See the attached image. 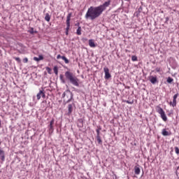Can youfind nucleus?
Segmentation results:
<instances>
[{"mask_svg":"<svg viewBox=\"0 0 179 179\" xmlns=\"http://www.w3.org/2000/svg\"><path fill=\"white\" fill-rule=\"evenodd\" d=\"M46 71L48 72V73H49L50 75H51V68L50 67H46Z\"/></svg>","mask_w":179,"mask_h":179,"instance_id":"nucleus-26","label":"nucleus"},{"mask_svg":"<svg viewBox=\"0 0 179 179\" xmlns=\"http://www.w3.org/2000/svg\"><path fill=\"white\" fill-rule=\"evenodd\" d=\"M96 134H97L96 136H100V129H96Z\"/></svg>","mask_w":179,"mask_h":179,"instance_id":"nucleus-32","label":"nucleus"},{"mask_svg":"<svg viewBox=\"0 0 179 179\" xmlns=\"http://www.w3.org/2000/svg\"><path fill=\"white\" fill-rule=\"evenodd\" d=\"M162 134L164 136H169V135H170V134H169V131H167L166 130V129H162Z\"/></svg>","mask_w":179,"mask_h":179,"instance_id":"nucleus-17","label":"nucleus"},{"mask_svg":"<svg viewBox=\"0 0 179 179\" xmlns=\"http://www.w3.org/2000/svg\"><path fill=\"white\" fill-rule=\"evenodd\" d=\"M103 72L105 73V79H110V78H111V74H110V69H108V67H104Z\"/></svg>","mask_w":179,"mask_h":179,"instance_id":"nucleus-7","label":"nucleus"},{"mask_svg":"<svg viewBox=\"0 0 179 179\" xmlns=\"http://www.w3.org/2000/svg\"><path fill=\"white\" fill-rule=\"evenodd\" d=\"M30 34H36L37 31H34V28H31V30L29 31Z\"/></svg>","mask_w":179,"mask_h":179,"instance_id":"nucleus-22","label":"nucleus"},{"mask_svg":"<svg viewBox=\"0 0 179 179\" xmlns=\"http://www.w3.org/2000/svg\"><path fill=\"white\" fill-rule=\"evenodd\" d=\"M23 62H24V64H27L29 62V59H27V57L24 58Z\"/></svg>","mask_w":179,"mask_h":179,"instance_id":"nucleus-27","label":"nucleus"},{"mask_svg":"<svg viewBox=\"0 0 179 179\" xmlns=\"http://www.w3.org/2000/svg\"><path fill=\"white\" fill-rule=\"evenodd\" d=\"M174 79H173L171 77H168L166 82L167 83H171L172 82H173Z\"/></svg>","mask_w":179,"mask_h":179,"instance_id":"nucleus-20","label":"nucleus"},{"mask_svg":"<svg viewBox=\"0 0 179 179\" xmlns=\"http://www.w3.org/2000/svg\"><path fill=\"white\" fill-rule=\"evenodd\" d=\"M156 110L157 113H158V114L161 115V118L163 120V121H164V122H167V116L166 115V113L164 112L163 108L158 106L156 108Z\"/></svg>","mask_w":179,"mask_h":179,"instance_id":"nucleus-3","label":"nucleus"},{"mask_svg":"<svg viewBox=\"0 0 179 179\" xmlns=\"http://www.w3.org/2000/svg\"><path fill=\"white\" fill-rule=\"evenodd\" d=\"M59 78H60V80H61L62 83H65V79H64V76L60 75Z\"/></svg>","mask_w":179,"mask_h":179,"instance_id":"nucleus-23","label":"nucleus"},{"mask_svg":"<svg viewBox=\"0 0 179 179\" xmlns=\"http://www.w3.org/2000/svg\"><path fill=\"white\" fill-rule=\"evenodd\" d=\"M96 141L99 145H103V141H101V137H100V136H96Z\"/></svg>","mask_w":179,"mask_h":179,"instance_id":"nucleus-18","label":"nucleus"},{"mask_svg":"<svg viewBox=\"0 0 179 179\" xmlns=\"http://www.w3.org/2000/svg\"><path fill=\"white\" fill-rule=\"evenodd\" d=\"M71 17H72V13H69L66 17V36H68L69 33V29L71 27Z\"/></svg>","mask_w":179,"mask_h":179,"instance_id":"nucleus-5","label":"nucleus"},{"mask_svg":"<svg viewBox=\"0 0 179 179\" xmlns=\"http://www.w3.org/2000/svg\"><path fill=\"white\" fill-rule=\"evenodd\" d=\"M76 34L80 36L82 34V27H78L76 31Z\"/></svg>","mask_w":179,"mask_h":179,"instance_id":"nucleus-19","label":"nucleus"},{"mask_svg":"<svg viewBox=\"0 0 179 179\" xmlns=\"http://www.w3.org/2000/svg\"><path fill=\"white\" fill-rule=\"evenodd\" d=\"M38 58L39 61H43V59H44V57H43V55H39Z\"/></svg>","mask_w":179,"mask_h":179,"instance_id":"nucleus-30","label":"nucleus"},{"mask_svg":"<svg viewBox=\"0 0 179 179\" xmlns=\"http://www.w3.org/2000/svg\"><path fill=\"white\" fill-rule=\"evenodd\" d=\"M178 97V94H176L174 96H173V100H177V98Z\"/></svg>","mask_w":179,"mask_h":179,"instance_id":"nucleus-31","label":"nucleus"},{"mask_svg":"<svg viewBox=\"0 0 179 179\" xmlns=\"http://www.w3.org/2000/svg\"><path fill=\"white\" fill-rule=\"evenodd\" d=\"M64 76L67 80H69V82L71 83L73 86L79 87V78L73 75V73L71 71H66Z\"/></svg>","mask_w":179,"mask_h":179,"instance_id":"nucleus-2","label":"nucleus"},{"mask_svg":"<svg viewBox=\"0 0 179 179\" xmlns=\"http://www.w3.org/2000/svg\"><path fill=\"white\" fill-rule=\"evenodd\" d=\"M34 61H36L37 62H38V61H40L39 60V59H38V57H34Z\"/></svg>","mask_w":179,"mask_h":179,"instance_id":"nucleus-33","label":"nucleus"},{"mask_svg":"<svg viewBox=\"0 0 179 179\" xmlns=\"http://www.w3.org/2000/svg\"><path fill=\"white\" fill-rule=\"evenodd\" d=\"M54 119H52V120L50 121V124H49V131H54Z\"/></svg>","mask_w":179,"mask_h":179,"instance_id":"nucleus-11","label":"nucleus"},{"mask_svg":"<svg viewBox=\"0 0 179 179\" xmlns=\"http://www.w3.org/2000/svg\"><path fill=\"white\" fill-rule=\"evenodd\" d=\"M155 71H156V72H162V68H160V67H157V68L155 69Z\"/></svg>","mask_w":179,"mask_h":179,"instance_id":"nucleus-29","label":"nucleus"},{"mask_svg":"<svg viewBox=\"0 0 179 179\" xmlns=\"http://www.w3.org/2000/svg\"><path fill=\"white\" fill-rule=\"evenodd\" d=\"M73 111V104H69L68 106V115H71V114H72Z\"/></svg>","mask_w":179,"mask_h":179,"instance_id":"nucleus-9","label":"nucleus"},{"mask_svg":"<svg viewBox=\"0 0 179 179\" xmlns=\"http://www.w3.org/2000/svg\"><path fill=\"white\" fill-rule=\"evenodd\" d=\"M131 61H134V62L138 61V57L135 55L132 56L131 57Z\"/></svg>","mask_w":179,"mask_h":179,"instance_id":"nucleus-24","label":"nucleus"},{"mask_svg":"<svg viewBox=\"0 0 179 179\" xmlns=\"http://www.w3.org/2000/svg\"><path fill=\"white\" fill-rule=\"evenodd\" d=\"M0 159L1 162H5V152L2 150H0Z\"/></svg>","mask_w":179,"mask_h":179,"instance_id":"nucleus-10","label":"nucleus"},{"mask_svg":"<svg viewBox=\"0 0 179 179\" xmlns=\"http://www.w3.org/2000/svg\"><path fill=\"white\" fill-rule=\"evenodd\" d=\"M45 99V92H44V90H40L39 92L36 94V99L37 100H40V99Z\"/></svg>","mask_w":179,"mask_h":179,"instance_id":"nucleus-6","label":"nucleus"},{"mask_svg":"<svg viewBox=\"0 0 179 179\" xmlns=\"http://www.w3.org/2000/svg\"><path fill=\"white\" fill-rule=\"evenodd\" d=\"M15 60L17 61V62H18V64H20V62H22V60H20V58L19 57H13Z\"/></svg>","mask_w":179,"mask_h":179,"instance_id":"nucleus-25","label":"nucleus"},{"mask_svg":"<svg viewBox=\"0 0 179 179\" xmlns=\"http://www.w3.org/2000/svg\"><path fill=\"white\" fill-rule=\"evenodd\" d=\"M175 152L176 155H179V149L178 147H175Z\"/></svg>","mask_w":179,"mask_h":179,"instance_id":"nucleus-28","label":"nucleus"},{"mask_svg":"<svg viewBox=\"0 0 179 179\" xmlns=\"http://www.w3.org/2000/svg\"><path fill=\"white\" fill-rule=\"evenodd\" d=\"M0 127H1V120H0Z\"/></svg>","mask_w":179,"mask_h":179,"instance_id":"nucleus-35","label":"nucleus"},{"mask_svg":"<svg viewBox=\"0 0 179 179\" xmlns=\"http://www.w3.org/2000/svg\"><path fill=\"white\" fill-rule=\"evenodd\" d=\"M63 59L65 64H69V60L65 56H61V55H58L57 56V59Z\"/></svg>","mask_w":179,"mask_h":179,"instance_id":"nucleus-8","label":"nucleus"},{"mask_svg":"<svg viewBox=\"0 0 179 179\" xmlns=\"http://www.w3.org/2000/svg\"><path fill=\"white\" fill-rule=\"evenodd\" d=\"M53 71H54V73H55V75H58V67L57 66H55L53 68Z\"/></svg>","mask_w":179,"mask_h":179,"instance_id":"nucleus-21","label":"nucleus"},{"mask_svg":"<svg viewBox=\"0 0 179 179\" xmlns=\"http://www.w3.org/2000/svg\"><path fill=\"white\" fill-rule=\"evenodd\" d=\"M89 45L92 48H94V47H96V44L94 43V41L93 39L89 40Z\"/></svg>","mask_w":179,"mask_h":179,"instance_id":"nucleus-13","label":"nucleus"},{"mask_svg":"<svg viewBox=\"0 0 179 179\" xmlns=\"http://www.w3.org/2000/svg\"><path fill=\"white\" fill-rule=\"evenodd\" d=\"M169 106L176 107L177 106V99H173V101L169 102Z\"/></svg>","mask_w":179,"mask_h":179,"instance_id":"nucleus-14","label":"nucleus"},{"mask_svg":"<svg viewBox=\"0 0 179 179\" xmlns=\"http://www.w3.org/2000/svg\"><path fill=\"white\" fill-rule=\"evenodd\" d=\"M150 81L151 82V83L155 85V83H156V82H157V77L151 76V78L150 79Z\"/></svg>","mask_w":179,"mask_h":179,"instance_id":"nucleus-15","label":"nucleus"},{"mask_svg":"<svg viewBox=\"0 0 179 179\" xmlns=\"http://www.w3.org/2000/svg\"><path fill=\"white\" fill-rule=\"evenodd\" d=\"M110 3L111 0H108L99 6H91L88 8L85 15V19H90V20H94L97 19V17H99L101 13H103V12H104V10L108 8V6L110 5Z\"/></svg>","mask_w":179,"mask_h":179,"instance_id":"nucleus-1","label":"nucleus"},{"mask_svg":"<svg viewBox=\"0 0 179 179\" xmlns=\"http://www.w3.org/2000/svg\"><path fill=\"white\" fill-rule=\"evenodd\" d=\"M134 173L136 176H139L141 174V168H139L138 166H136L134 167Z\"/></svg>","mask_w":179,"mask_h":179,"instance_id":"nucleus-12","label":"nucleus"},{"mask_svg":"<svg viewBox=\"0 0 179 179\" xmlns=\"http://www.w3.org/2000/svg\"><path fill=\"white\" fill-rule=\"evenodd\" d=\"M63 97L64 98V101L66 103H69V101H71L73 98L72 92H71L69 90L65 91L63 94Z\"/></svg>","mask_w":179,"mask_h":179,"instance_id":"nucleus-4","label":"nucleus"},{"mask_svg":"<svg viewBox=\"0 0 179 179\" xmlns=\"http://www.w3.org/2000/svg\"><path fill=\"white\" fill-rule=\"evenodd\" d=\"M126 103H127V104H132V102H131L129 101H126Z\"/></svg>","mask_w":179,"mask_h":179,"instance_id":"nucleus-34","label":"nucleus"},{"mask_svg":"<svg viewBox=\"0 0 179 179\" xmlns=\"http://www.w3.org/2000/svg\"><path fill=\"white\" fill-rule=\"evenodd\" d=\"M45 20L46 22H50V20H51V15H50V14L48 13H47L45 14Z\"/></svg>","mask_w":179,"mask_h":179,"instance_id":"nucleus-16","label":"nucleus"}]
</instances>
